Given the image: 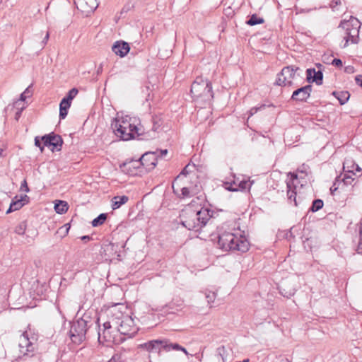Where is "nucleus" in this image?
I'll list each match as a JSON object with an SVG mask.
<instances>
[{
	"instance_id": "1",
	"label": "nucleus",
	"mask_w": 362,
	"mask_h": 362,
	"mask_svg": "<svg viewBox=\"0 0 362 362\" xmlns=\"http://www.w3.org/2000/svg\"><path fill=\"white\" fill-rule=\"evenodd\" d=\"M211 211L206 208L194 210L191 206L186 207L180 215V222L189 230L199 231L211 219Z\"/></svg>"
},
{
	"instance_id": "2",
	"label": "nucleus",
	"mask_w": 362,
	"mask_h": 362,
	"mask_svg": "<svg viewBox=\"0 0 362 362\" xmlns=\"http://www.w3.org/2000/svg\"><path fill=\"white\" fill-rule=\"evenodd\" d=\"M218 244L225 251H239L246 252L250 243L245 236L233 232L224 231L218 235Z\"/></svg>"
},
{
	"instance_id": "3",
	"label": "nucleus",
	"mask_w": 362,
	"mask_h": 362,
	"mask_svg": "<svg viewBox=\"0 0 362 362\" xmlns=\"http://www.w3.org/2000/svg\"><path fill=\"white\" fill-rule=\"evenodd\" d=\"M190 92L194 100L202 99L204 102H210L214 98L211 83L202 76L197 77L194 81Z\"/></svg>"
},
{
	"instance_id": "4",
	"label": "nucleus",
	"mask_w": 362,
	"mask_h": 362,
	"mask_svg": "<svg viewBox=\"0 0 362 362\" xmlns=\"http://www.w3.org/2000/svg\"><path fill=\"white\" fill-rule=\"evenodd\" d=\"M90 317L84 315L83 317L74 322L69 330V335L74 344H81L86 339V334L95 322L88 320Z\"/></svg>"
},
{
	"instance_id": "5",
	"label": "nucleus",
	"mask_w": 362,
	"mask_h": 362,
	"mask_svg": "<svg viewBox=\"0 0 362 362\" xmlns=\"http://www.w3.org/2000/svg\"><path fill=\"white\" fill-rule=\"evenodd\" d=\"M131 118L115 119L112 124V128L115 135L124 141H128L134 138L135 135H140L139 128L134 124L131 123Z\"/></svg>"
},
{
	"instance_id": "6",
	"label": "nucleus",
	"mask_w": 362,
	"mask_h": 362,
	"mask_svg": "<svg viewBox=\"0 0 362 362\" xmlns=\"http://www.w3.org/2000/svg\"><path fill=\"white\" fill-rule=\"evenodd\" d=\"M361 27V23L359 21L351 16L349 21H341L339 28H341L344 30L343 38L345 40V43L343 47H346L349 42L356 44L359 39V28Z\"/></svg>"
},
{
	"instance_id": "7",
	"label": "nucleus",
	"mask_w": 362,
	"mask_h": 362,
	"mask_svg": "<svg viewBox=\"0 0 362 362\" xmlns=\"http://www.w3.org/2000/svg\"><path fill=\"white\" fill-rule=\"evenodd\" d=\"M300 69L295 65L284 66L277 74L274 85L284 87H293L296 72Z\"/></svg>"
},
{
	"instance_id": "8",
	"label": "nucleus",
	"mask_w": 362,
	"mask_h": 362,
	"mask_svg": "<svg viewBox=\"0 0 362 362\" xmlns=\"http://www.w3.org/2000/svg\"><path fill=\"white\" fill-rule=\"evenodd\" d=\"M118 332L124 336L131 338L138 332V328L134 324V320L128 316H122L115 322Z\"/></svg>"
},
{
	"instance_id": "9",
	"label": "nucleus",
	"mask_w": 362,
	"mask_h": 362,
	"mask_svg": "<svg viewBox=\"0 0 362 362\" xmlns=\"http://www.w3.org/2000/svg\"><path fill=\"white\" fill-rule=\"evenodd\" d=\"M35 339L33 337H29L28 332H24L19 339V351L23 356H33L36 349Z\"/></svg>"
},
{
	"instance_id": "10",
	"label": "nucleus",
	"mask_w": 362,
	"mask_h": 362,
	"mask_svg": "<svg viewBox=\"0 0 362 362\" xmlns=\"http://www.w3.org/2000/svg\"><path fill=\"white\" fill-rule=\"evenodd\" d=\"M99 318H97L95 322V329L100 328L98 324ZM112 326L110 322H105L103 323V329L101 330L99 329L98 332V340L100 344H105V343H114L115 341V337L111 332Z\"/></svg>"
},
{
	"instance_id": "11",
	"label": "nucleus",
	"mask_w": 362,
	"mask_h": 362,
	"mask_svg": "<svg viewBox=\"0 0 362 362\" xmlns=\"http://www.w3.org/2000/svg\"><path fill=\"white\" fill-rule=\"evenodd\" d=\"M44 146L48 147H52V151L56 149L60 151L63 144V139L59 134H56L52 132L48 134H45L41 137Z\"/></svg>"
},
{
	"instance_id": "12",
	"label": "nucleus",
	"mask_w": 362,
	"mask_h": 362,
	"mask_svg": "<svg viewBox=\"0 0 362 362\" xmlns=\"http://www.w3.org/2000/svg\"><path fill=\"white\" fill-rule=\"evenodd\" d=\"M142 168L146 171H151L155 168L158 163V155L156 152H146L139 158Z\"/></svg>"
},
{
	"instance_id": "13",
	"label": "nucleus",
	"mask_w": 362,
	"mask_h": 362,
	"mask_svg": "<svg viewBox=\"0 0 362 362\" xmlns=\"http://www.w3.org/2000/svg\"><path fill=\"white\" fill-rule=\"evenodd\" d=\"M312 88L311 85H306L297 88L293 92L291 100L297 103L306 102L310 96Z\"/></svg>"
},
{
	"instance_id": "14",
	"label": "nucleus",
	"mask_w": 362,
	"mask_h": 362,
	"mask_svg": "<svg viewBox=\"0 0 362 362\" xmlns=\"http://www.w3.org/2000/svg\"><path fill=\"white\" fill-rule=\"evenodd\" d=\"M120 168L124 173L134 176L138 175L139 173H141L142 165L140 160L138 159L126 161L120 165Z\"/></svg>"
},
{
	"instance_id": "15",
	"label": "nucleus",
	"mask_w": 362,
	"mask_h": 362,
	"mask_svg": "<svg viewBox=\"0 0 362 362\" xmlns=\"http://www.w3.org/2000/svg\"><path fill=\"white\" fill-rule=\"evenodd\" d=\"M165 339L151 340L139 345V348L149 353L160 354L162 349L164 350Z\"/></svg>"
},
{
	"instance_id": "16",
	"label": "nucleus",
	"mask_w": 362,
	"mask_h": 362,
	"mask_svg": "<svg viewBox=\"0 0 362 362\" xmlns=\"http://www.w3.org/2000/svg\"><path fill=\"white\" fill-rule=\"evenodd\" d=\"M74 4L78 10L86 14L93 12L98 6L95 0H74Z\"/></svg>"
},
{
	"instance_id": "17",
	"label": "nucleus",
	"mask_w": 362,
	"mask_h": 362,
	"mask_svg": "<svg viewBox=\"0 0 362 362\" xmlns=\"http://www.w3.org/2000/svg\"><path fill=\"white\" fill-rule=\"evenodd\" d=\"M306 79L309 83L315 82L317 85H322L323 82V74L322 69H308L306 70Z\"/></svg>"
},
{
	"instance_id": "18",
	"label": "nucleus",
	"mask_w": 362,
	"mask_h": 362,
	"mask_svg": "<svg viewBox=\"0 0 362 362\" xmlns=\"http://www.w3.org/2000/svg\"><path fill=\"white\" fill-rule=\"evenodd\" d=\"M112 50L116 55L124 57L129 53L130 47L127 42L119 40L113 44Z\"/></svg>"
},
{
	"instance_id": "19",
	"label": "nucleus",
	"mask_w": 362,
	"mask_h": 362,
	"mask_svg": "<svg viewBox=\"0 0 362 362\" xmlns=\"http://www.w3.org/2000/svg\"><path fill=\"white\" fill-rule=\"evenodd\" d=\"M167 310L174 313L175 311H180L184 308V300L180 297H175L165 305Z\"/></svg>"
},
{
	"instance_id": "20",
	"label": "nucleus",
	"mask_w": 362,
	"mask_h": 362,
	"mask_svg": "<svg viewBox=\"0 0 362 362\" xmlns=\"http://www.w3.org/2000/svg\"><path fill=\"white\" fill-rule=\"evenodd\" d=\"M17 198V197H15L14 199L12 200L8 209L6 211V214L20 209L25 204L23 202L28 199V197L25 194L24 196H22L21 199Z\"/></svg>"
},
{
	"instance_id": "21",
	"label": "nucleus",
	"mask_w": 362,
	"mask_h": 362,
	"mask_svg": "<svg viewBox=\"0 0 362 362\" xmlns=\"http://www.w3.org/2000/svg\"><path fill=\"white\" fill-rule=\"evenodd\" d=\"M287 186V199L288 202L291 204L293 202L294 206H298V202L296 200V187L293 186V184H291V182H286Z\"/></svg>"
},
{
	"instance_id": "22",
	"label": "nucleus",
	"mask_w": 362,
	"mask_h": 362,
	"mask_svg": "<svg viewBox=\"0 0 362 362\" xmlns=\"http://www.w3.org/2000/svg\"><path fill=\"white\" fill-rule=\"evenodd\" d=\"M118 247L117 245L112 243H109L102 247V253L106 258H112L116 253V249Z\"/></svg>"
},
{
	"instance_id": "23",
	"label": "nucleus",
	"mask_w": 362,
	"mask_h": 362,
	"mask_svg": "<svg viewBox=\"0 0 362 362\" xmlns=\"http://www.w3.org/2000/svg\"><path fill=\"white\" fill-rule=\"evenodd\" d=\"M71 102L63 98L59 104V118L60 119H64L67 114L68 110L71 107Z\"/></svg>"
},
{
	"instance_id": "24",
	"label": "nucleus",
	"mask_w": 362,
	"mask_h": 362,
	"mask_svg": "<svg viewBox=\"0 0 362 362\" xmlns=\"http://www.w3.org/2000/svg\"><path fill=\"white\" fill-rule=\"evenodd\" d=\"M346 168H348L347 171L349 173H351L352 175H355L356 172H361V168L359 167L358 164H356L352 160H346L343 163V169L346 170Z\"/></svg>"
},
{
	"instance_id": "25",
	"label": "nucleus",
	"mask_w": 362,
	"mask_h": 362,
	"mask_svg": "<svg viewBox=\"0 0 362 362\" xmlns=\"http://www.w3.org/2000/svg\"><path fill=\"white\" fill-rule=\"evenodd\" d=\"M128 200H129L128 197H127L125 195L116 196V197H113V199L112 200V207L114 210L117 209L119 208L122 204L127 202Z\"/></svg>"
},
{
	"instance_id": "26",
	"label": "nucleus",
	"mask_w": 362,
	"mask_h": 362,
	"mask_svg": "<svg viewBox=\"0 0 362 362\" xmlns=\"http://www.w3.org/2000/svg\"><path fill=\"white\" fill-rule=\"evenodd\" d=\"M332 95L339 100L341 105L345 104L350 97V94L348 91H334Z\"/></svg>"
},
{
	"instance_id": "27",
	"label": "nucleus",
	"mask_w": 362,
	"mask_h": 362,
	"mask_svg": "<svg viewBox=\"0 0 362 362\" xmlns=\"http://www.w3.org/2000/svg\"><path fill=\"white\" fill-rule=\"evenodd\" d=\"M228 355L229 353L224 346H221L216 349V357L218 360L221 358L222 362H227Z\"/></svg>"
},
{
	"instance_id": "28",
	"label": "nucleus",
	"mask_w": 362,
	"mask_h": 362,
	"mask_svg": "<svg viewBox=\"0 0 362 362\" xmlns=\"http://www.w3.org/2000/svg\"><path fill=\"white\" fill-rule=\"evenodd\" d=\"M69 205L66 202L59 200L54 204V210L59 214H63L67 211Z\"/></svg>"
},
{
	"instance_id": "29",
	"label": "nucleus",
	"mask_w": 362,
	"mask_h": 362,
	"mask_svg": "<svg viewBox=\"0 0 362 362\" xmlns=\"http://www.w3.org/2000/svg\"><path fill=\"white\" fill-rule=\"evenodd\" d=\"M353 175H354L349 173L346 170L344 175V177L341 179V180H340L341 184L345 186L351 185L354 187L356 182H354L355 178L353 177Z\"/></svg>"
},
{
	"instance_id": "30",
	"label": "nucleus",
	"mask_w": 362,
	"mask_h": 362,
	"mask_svg": "<svg viewBox=\"0 0 362 362\" xmlns=\"http://www.w3.org/2000/svg\"><path fill=\"white\" fill-rule=\"evenodd\" d=\"M296 289L293 288H287L286 285L284 284L281 286L280 288V293L281 295L284 297H286L287 298H291L295 294Z\"/></svg>"
},
{
	"instance_id": "31",
	"label": "nucleus",
	"mask_w": 362,
	"mask_h": 362,
	"mask_svg": "<svg viewBox=\"0 0 362 362\" xmlns=\"http://www.w3.org/2000/svg\"><path fill=\"white\" fill-rule=\"evenodd\" d=\"M182 346L177 343H170L168 340L165 339L164 351H170L171 350L181 351Z\"/></svg>"
},
{
	"instance_id": "32",
	"label": "nucleus",
	"mask_w": 362,
	"mask_h": 362,
	"mask_svg": "<svg viewBox=\"0 0 362 362\" xmlns=\"http://www.w3.org/2000/svg\"><path fill=\"white\" fill-rule=\"evenodd\" d=\"M264 22V20L263 18L258 17L256 14H252L246 23L247 25L253 26L258 24H262Z\"/></svg>"
},
{
	"instance_id": "33",
	"label": "nucleus",
	"mask_w": 362,
	"mask_h": 362,
	"mask_svg": "<svg viewBox=\"0 0 362 362\" xmlns=\"http://www.w3.org/2000/svg\"><path fill=\"white\" fill-rule=\"evenodd\" d=\"M107 217V214H100L98 217L92 221V226L93 227H98L104 223Z\"/></svg>"
},
{
	"instance_id": "34",
	"label": "nucleus",
	"mask_w": 362,
	"mask_h": 362,
	"mask_svg": "<svg viewBox=\"0 0 362 362\" xmlns=\"http://www.w3.org/2000/svg\"><path fill=\"white\" fill-rule=\"evenodd\" d=\"M324 203L322 199H317L313 202L310 210L313 212H316L323 207Z\"/></svg>"
},
{
	"instance_id": "35",
	"label": "nucleus",
	"mask_w": 362,
	"mask_h": 362,
	"mask_svg": "<svg viewBox=\"0 0 362 362\" xmlns=\"http://www.w3.org/2000/svg\"><path fill=\"white\" fill-rule=\"evenodd\" d=\"M27 224L25 221L21 222L18 226L15 228V233L18 235H25L26 230Z\"/></svg>"
},
{
	"instance_id": "36",
	"label": "nucleus",
	"mask_w": 362,
	"mask_h": 362,
	"mask_svg": "<svg viewBox=\"0 0 362 362\" xmlns=\"http://www.w3.org/2000/svg\"><path fill=\"white\" fill-rule=\"evenodd\" d=\"M78 93V90L76 88H73L68 92L67 95L64 98L71 102L77 95Z\"/></svg>"
},
{
	"instance_id": "37",
	"label": "nucleus",
	"mask_w": 362,
	"mask_h": 362,
	"mask_svg": "<svg viewBox=\"0 0 362 362\" xmlns=\"http://www.w3.org/2000/svg\"><path fill=\"white\" fill-rule=\"evenodd\" d=\"M252 182L250 180H242L237 185L238 189H240L241 190H245L247 189H250L251 187Z\"/></svg>"
},
{
	"instance_id": "38",
	"label": "nucleus",
	"mask_w": 362,
	"mask_h": 362,
	"mask_svg": "<svg viewBox=\"0 0 362 362\" xmlns=\"http://www.w3.org/2000/svg\"><path fill=\"white\" fill-rule=\"evenodd\" d=\"M224 186H225V188L226 189H228V191L236 192L238 190V189L237 187V184L235 182H233V183L225 182Z\"/></svg>"
},
{
	"instance_id": "39",
	"label": "nucleus",
	"mask_w": 362,
	"mask_h": 362,
	"mask_svg": "<svg viewBox=\"0 0 362 362\" xmlns=\"http://www.w3.org/2000/svg\"><path fill=\"white\" fill-rule=\"evenodd\" d=\"M30 86H28L24 92L21 94L20 100L25 101V99L32 95V91L30 90Z\"/></svg>"
},
{
	"instance_id": "40",
	"label": "nucleus",
	"mask_w": 362,
	"mask_h": 362,
	"mask_svg": "<svg viewBox=\"0 0 362 362\" xmlns=\"http://www.w3.org/2000/svg\"><path fill=\"white\" fill-rule=\"evenodd\" d=\"M358 252H362V220L360 222L359 226V242L358 245Z\"/></svg>"
},
{
	"instance_id": "41",
	"label": "nucleus",
	"mask_w": 362,
	"mask_h": 362,
	"mask_svg": "<svg viewBox=\"0 0 362 362\" xmlns=\"http://www.w3.org/2000/svg\"><path fill=\"white\" fill-rule=\"evenodd\" d=\"M216 294L214 292L209 291L206 293V298L208 303H212L216 298Z\"/></svg>"
},
{
	"instance_id": "42",
	"label": "nucleus",
	"mask_w": 362,
	"mask_h": 362,
	"mask_svg": "<svg viewBox=\"0 0 362 362\" xmlns=\"http://www.w3.org/2000/svg\"><path fill=\"white\" fill-rule=\"evenodd\" d=\"M69 228H70L69 224L66 223L59 229V231H61L63 233V235L65 236L68 234Z\"/></svg>"
},
{
	"instance_id": "43",
	"label": "nucleus",
	"mask_w": 362,
	"mask_h": 362,
	"mask_svg": "<svg viewBox=\"0 0 362 362\" xmlns=\"http://www.w3.org/2000/svg\"><path fill=\"white\" fill-rule=\"evenodd\" d=\"M189 196H190V192H189V188L186 187H183L181 189V196H180V197L185 198V197H188Z\"/></svg>"
},
{
	"instance_id": "44",
	"label": "nucleus",
	"mask_w": 362,
	"mask_h": 362,
	"mask_svg": "<svg viewBox=\"0 0 362 362\" xmlns=\"http://www.w3.org/2000/svg\"><path fill=\"white\" fill-rule=\"evenodd\" d=\"M42 139H40L38 136H36L35 138V144L36 146H37L40 148L41 152L43 151L44 146H45L44 145L43 146L42 145Z\"/></svg>"
},
{
	"instance_id": "45",
	"label": "nucleus",
	"mask_w": 362,
	"mask_h": 362,
	"mask_svg": "<svg viewBox=\"0 0 362 362\" xmlns=\"http://www.w3.org/2000/svg\"><path fill=\"white\" fill-rule=\"evenodd\" d=\"M332 64L337 67L341 68L342 66V61L340 59L335 58L332 60Z\"/></svg>"
},
{
	"instance_id": "46",
	"label": "nucleus",
	"mask_w": 362,
	"mask_h": 362,
	"mask_svg": "<svg viewBox=\"0 0 362 362\" xmlns=\"http://www.w3.org/2000/svg\"><path fill=\"white\" fill-rule=\"evenodd\" d=\"M340 4H341L340 0H332L330 2L329 6L332 9H334L337 6H339Z\"/></svg>"
},
{
	"instance_id": "47",
	"label": "nucleus",
	"mask_w": 362,
	"mask_h": 362,
	"mask_svg": "<svg viewBox=\"0 0 362 362\" xmlns=\"http://www.w3.org/2000/svg\"><path fill=\"white\" fill-rule=\"evenodd\" d=\"M339 177H337L336 178L335 182L333 183L332 186L331 187L332 188H337V190L339 189V185L341 184L340 180H339Z\"/></svg>"
},
{
	"instance_id": "48",
	"label": "nucleus",
	"mask_w": 362,
	"mask_h": 362,
	"mask_svg": "<svg viewBox=\"0 0 362 362\" xmlns=\"http://www.w3.org/2000/svg\"><path fill=\"white\" fill-rule=\"evenodd\" d=\"M108 362H120V356L118 354L112 356Z\"/></svg>"
},
{
	"instance_id": "49",
	"label": "nucleus",
	"mask_w": 362,
	"mask_h": 362,
	"mask_svg": "<svg viewBox=\"0 0 362 362\" xmlns=\"http://www.w3.org/2000/svg\"><path fill=\"white\" fill-rule=\"evenodd\" d=\"M156 152L157 153L158 158V157H163V156H165V155H166L168 153V150L167 149L158 150Z\"/></svg>"
},
{
	"instance_id": "50",
	"label": "nucleus",
	"mask_w": 362,
	"mask_h": 362,
	"mask_svg": "<svg viewBox=\"0 0 362 362\" xmlns=\"http://www.w3.org/2000/svg\"><path fill=\"white\" fill-rule=\"evenodd\" d=\"M21 189H24L26 192H29V187L28 186V184H27V182L26 180H24L22 184H21Z\"/></svg>"
},
{
	"instance_id": "51",
	"label": "nucleus",
	"mask_w": 362,
	"mask_h": 362,
	"mask_svg": "<svg viewBox=\"0 0 362 362\" xmlns=\"http://www.w3.org/2000/svg\"><path fill=\"white\" fill-rule=\"evenodd\" d=\"M49 33L48 31H47L46 32V35H45V37L43 38V40L42 41V47H44L47 44V41L49 40Z\"/></svg>"
},
{
	"instance_id": "52",
	"label": "nucleus",
	"mask_w": 362,
	"mask_h": 362,
	"mask_svg": "<svg viewBox=\"0 0 362 362\" xmlns=\"http://www.w3.org/2000/svg\"><path fill=\"white\" fill-rule=\"evenodd\" d=\"M355 80L356 83L362 88V76H357Z\"/></svg>"
},
{
	"instance_id": "53",
	"label": "nucleus",
	"mask_w": 362,
	"mask_h": 362,
	"mask_svg": "<svg viewBox=\"0 0 362 362\" xmlns=\"http://www.w3.org/2000/svg\"><path fill=\"white\" fill-rule=\"evenodd\" d=\"M288 175H290V176H291V180L290 182H291V184H293V183H292V182H293L294 180H296V179L298 178V175H297V174H296V173H288Z\"/></svg>"
},
{
	"instance_id": "54",
	"label": "nucleus",
	"mask_w": 362,
	"mask_h": 362,
	"mask_svg": "<svg viewBox=\"0 0 362 362\" xmlns=\"http://www.w3.org/2000/svg\"><path fill=\"white\" fill-rule=\"evenodd\" d=\"M306 168H307V166L305 165H303L301 167H300L298 169V171L299 173H305L306 174Z\"/></svg>"
},
{
	"instance_id": "55",
	"label": "nucleus",
	"mask_w": 362,
	"mask_h": 362,
	"mask_svg": "<svg viewBox=\"0 0 362 362\" xmlns=\"http://www.w3.org/2000/svg\"><path fill=\"white\" fill-rule=\"evenodd\" d=\"M145 90L147 92V96L146 98V101H148L149 100H151L152 99V97L151 96V94L150 93L148 92L149 91V87L148 86H146L145 87Z\"/></svg>"
},
{
	"instance_id": "56",
	"label": "nucleus",
	"mask_w": 362,
	"mask_h": 362,
	"mask_svg": "<svg viewBox=\"0 0 362 362\" xmlns=\"http://www.w3.org/2000/svg\"><path fill=\"white\" fill-rule=\"evenodd\" d=\"M23 109V107H21V109L20 110H18L16 114H15V119L16 120H18V119L20 118L21 115V112H22V110Z\"/></svg>"
},
{
	"instance_id": "57",
	"label": "nucleus",
	"mask_w": 362,
	"mask_h": 362,
	"mask_svg": "<svg viewBox=\"0 0 362 362\" xmlns=\"http://www.w3.org/2000/svg\"><path fill=\"white\" fill-rule=\"evenodd\" d=\"M159 127H160V124L157 122L153 121V125L152 129L153 131H157V129Z\"/></svg>"
},
{
	"instance_id": "58",
	"label": "nucleus",
	"mask_w": 362,
	"mask_h": 362,
	"mask_svg": "<svg viewBox=\"0 0 362 362\" xmlns=\"http://www.w3.org/2000/svg\"><path fill=\"white\" fill-rule=\"evenodd\" d=\"M81 240L85 241V242H87V241L90 240V238L88 235H83V236L81 237Z\"/></svg>"
},
{
	"instance_id": "59",
	"label": "nucleus",
	"mask_w": 362,
	"mask_h": 362,
	"mask_svg": "<svg viewBox=\"0 0 362 362\" xmlns=\"http://www.w3.org/2000/svg\"><path fill=\"white\" fill-rule=\"evenodd\" d=\"M337 188H332V187H330V192H331V194H332V195H334L335 192H337Z\"/></svg>"
},
{
	"instance_id": "60",
	"label": "nucleus",
	"mask_w": 362,
	"mask_h": 362,
	"mask_svg": "<svg viewBox=\"0 0 362 362\" xmlns=\"http://www.w3.org/2000/svg\"><path fill=\"white\" fill-rule=\"evenodd\" d=\"M4 151V148L0 147V157L4 156V155L3 154Z\"/></svg>"
},
{
	"instance_id": "61",
	"label": "nucleus",
	"mask_w": 362,
	"mask_h": 362,
	"mask_svg": "<svg viewBox=\"0 0 362 362\" xmlns=\"http://www.w3.org/2000/svg\"><path fill=\"white\" fill-rule=\"evenodd\" d=\"M181 351H182V352H184L187 356L189 354H188V352H187V351L186 350V349H185V348H184V347H182Z\"/></svg>"
},
{
	"instance_id": "62",
	"label": "nucleus",
	"mask_w": 362,
	"mask_h": 362,
	"mask_svg": "<svg viewBox=\"0 0 362 362\" xmlns=\"http://www.w3.org/2000/svg\"><path fill=\"white\" fill-rule=\"evenodd\" d=\"M253 110H254V112H256L258 110V108L255 107V108L251 109V110H250L251 111V113H250L251 115H253Z\"/></svg>"
},
{
	"instance_id": "63",
	"label": "nucleus",
	"mask_w": 362,
	"mask_h": 362,
	"mask_svg": "<svg viewBox=\"0 0 362 362\" xmlns=\"http://www.w3.org/2000/svg\"><path fill=\"white\" fill-rule=\"evenodd\" d=\"M280 362H291V361L290 360H288V358H284L281 359Z\"/></svg>"
},
{
	"instance_id": "64",
	"label": "nucleus",
	"mask_w": 362,
	"mask_h": 362,
	"mask_svg": "<svg viewBox=\"0 0 362 362\" xmlns=\"http://www.w3.org/2000/svg\"><path fill=\"white\" fill-rule=\"evenodd\" d=\"M236 362H250V360L248 358L244 359L243 361H236Z\"/></svg>"
}]
</instances>
